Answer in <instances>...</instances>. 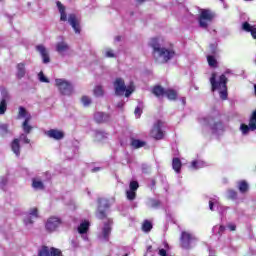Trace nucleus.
I'll use <instances>...</instances> for the list:
<instances>
[{"instance_id":"nucleus-39","label":"nucleus","mask_w":256,"mask_h":256,"mask_svg":"<svg viewBox=\"0 0 256 256\" xmlns=\"http://www.w3.org/2000/svg\"><path fill=\"white\" fill-rule=\"evenodd\" d=\"M103 93H104L103 86H96L94 88V95H95V97H103Z\"/></svg>"},{"instance_id":"nucleus-47","label":"nucleus","mask_w":256,"mask_h":256,"mask_svg":"<svg viewBox=\"0 0 256 256\" xmlns=\"http://www.w3.org/2000/svg\"><path fill=\"white\" fill-rule=\"evenodd\" d=\"M227 198L228 199H237V192L235 190H228Z\"/></svg>"},{"instance_id":"nucleus-19","label":"nucleus","mask_w":256,"mask_h":256,"mask_svg":"<svg viewBox=\"0 0 256 256\" xmlns=\"http://www.w3.org/2000/svg\"><path fill=\"white\" fill-rule=\"evenodd\" d=\"M36 51L41 55L42 62L47 65V63H51V58L49 57V50L44 45L36 46Z\"/></svg>"},{"instance_id":"nucleus-23","label":"nucleus","mask_w":256,"mask_h":256,"mask_svg":"<svg viewBox=\"0 0 256 256\" xmlns=\"http://www.w3.org/2000/svg\"><path fill=\"white\" fill-rule=\"evenodd\" d=\"M32 187L35 191H43L45 189V184L43 183V179L41 177H35L32 179Z\"/></svg>"},{"instance_id":"nucleus-53","label":"nucleus","mask_w":256,"mask_h":256,"mask_svg":"<svg viewBox=\"0 0 256 256\" xmlns=\"http://www.w3.org/2000/svg\"><path fill=\"white\" fill-rule=\"evenodd\" d=\"M181 103H182V105H186L187 104V100L185 99V97L181 98Z\"/></svg>"},{"instance_id":"nucleus-49","label":"nucleus","mask_w":256,"mask_h":256,"mask_svg":"<svg viewBox=\"0 0 256 256\" xmlns=\"http://www.w3.org/2000/svg\"><path fill=\"white\" fill-rule=\"evenodd\" d=\"M159 200H151L150 205L151 207H159Z\"/></svg>"},{"instance_id":"nucleus-16","label":"nucleus","mask_w":256,"mask_h":256,"mask_svg":"<svg viewBox=\"0 0 256 256\" xmlns=\"http://www.w3.org/2000/svg\"><path fill=\"white\" fill-rule=\"evenodd\" d=\"M214 207L217 208V211L219 213H221V215H223V213H225V211H227V207H224L223 205H221V203H219L218 197H214L209 200L210 211H215Z\"/></svg>"},{"instance_id":"nucleus-6","label":"nucleus","mask_w":256,"mask_h":256,"mask_svg":"<svg viewBox=\"0 0 256 256\" xmlns=\"http://www.w3.org/2000/svg\"><path fill=\"white\" fill-rule=\"evenodd\" d=\"M198 241L199 240L197 239V236L189 231H183L181 233L180 245L182 249H186L187 251H189V249L197 247Z\"/></svg>"},{"instance_id":"nucleus-10","label":"nucleus","mask_w":256,"mask_h":256,"mask_svg":"<svg viewBox=\"0 0 256 256\" xmlns=\"http://www.w3.org/2000/svg\"><path fill=\"white\" fill-rule=\"evenodd\" d=\"M112 227L113 220L111 218H108L106 221H104L103 227H101L100 231L98 232L99 241H102L103 243H107V241H109Z\"/></svg>"},{"instance_id":"nucleus-12","label":"nucleus","mask_w":256,"mask_h":256,"mask_svg":"<svg viewBox=\"0 0 256 256\" xmlns=\"http://www.w3.org/2000/svg\"><path fill=\"white\" fill-rule=\"evenodd\" d=\"M108 209H109V200L105 198L98 199V209L96 211V217L98 219H105V217H107Z\"/></svg>"},{"instance_id":"nucleus-31","label":"nucleus","mask_w":256,"mask_h":256,"mask_svg":"<svg viewBox=\"0 0 256 256\" xmlns=\"http://www.w3.org/2000/svg\"><path fill=\"white\" fill-rule=\"evenodd\" d=\"M164 95H166L167 99L170 101H175L177 99V91L173 89H167Z\"/></svg>"},{"instance_id":"nucleus-30","label":"nucleus","mask_w":256,"mask_h":256,"mask_svg":"<svg viewBox=\"0 0 256 256\" xmlns=\"http://www.w3.org/2000/svg\"><path fill=\"white\" fill-rule=\"evenodd\" d=\"M152 93L156 96V97H163V95H165L166 90L165 88L161 87V86H155L152 90Z\"/></svg>"},{"instance_id":"nucleus-15","label":"nucleus","mask_w":256,"mask_h":256,"mask_svg":"<svg viewBox=\"0 0 256 256\" xmlns=\"http://www.w3.org/2000/svg\"><path fill=\"white\" fill-rule=\"evenodd\" d=\"M45 227L50 233H53V231H57V229L61 227V218L51 216L50 218H48Z\"/></svg>"},{"instance_id":"nucleus-38","label":"nucleus","mask_w":256,"mask_h":256,"mask_svg":"<svg viewBox=\"0 0 256 256\" xmlns=\"http://www.w3.org/2000/svg\"><path fill=\"white\" fill-rule=\"evenodd\" d=\"M126 197H127L128 201H133L137 197V193L133 190H127Z\"/></svg>"},{"instance_id":"nucleus-21","label":"nucleus","mask_w":256,"mask_h":256,"mask_svg":"<svg viewBox=\"0 0 256 256\" xmlns=\"http://www.w3.org/2000/svg\"><path fill=\"white\" fill-rule=\"evenodd\" d=\"M45 135L50 139H54L55 141H61L63 137H65V133L59 129H50L45 132Z\"/></svg>"},{"instance_id":"nucleus-37","label":"nucleus","mask_w":256,"mask_h":256,"mask_svg":"<svg viewBox=\"0 0 256 256\" xmlns=\"http://www.w3.org/2000/svg\"><path fill=\"white\" fill-rule=\"evenodd\" d=\"M81 103H82L83 107H89V105H91V103H92L91 97L82 96Z\"/></svg>"},{"instance_id":"nucleus-41","label":"nucleus","mask_w":256,"mask_h":256,"mask_svg":"<svg viewBox=\"0 0 256 256\" xmlns=\"http://www.w3.org/2000/svg\"><path fill=\"white\" fill-rule=\"evenodd\" d=\"M8 181H9L8 176H1L0 177V189H5V187L7 186Z\"/></svg>"},{"instance_id":"nucleus-5","label":"nucleus","mask_w":256,"mask_h":256,"mask_svg":"<svg viewBox=\"0 0 256 256\" xmlns=\"http://www.w3.org/2000/svg\"><path fill=\"white\" fill-rule=\"evenodd\" d=\"M200 123L202 125H210L212 135H215L216 137H219L225 133V125H223L221 122H216L212 117L200 118Z\"/></svg>"},{"instance_id":"nucleus-2","label":"nucleus","mask_w":256,"mask_h":256,"mask_svg":"<svg viewBox=\"0 0 256 256\" xmlns=\"http://www.w3.org/2000/svg\"><path fill=\"white\" fill-rule=\"evenodd\" d=\"M209 81L212 93L218 91L220 99H222V101H227V98L229 97V94L227 93V76L221 74L217 77V72H213Z\"/></svg>"},{"instance_id":"nucleus-59","label":"nucleus","mask_w":256,"mask_h":256,"mask_svg":"<svg viewBox=\"0 0 256 256\" xmlns=\"http://www.w3.org/2000/svg\"><path fill=\"white\" fill-rule=\"evenodd\" d=\"M226 73H229V71H226Z\"/></svg>"},{"instance_id":"nucleus-52","label":"nucleus","mask_w":256,"mask_h":256,"mask_svg":"<svg viewBox=\"0 0 256 256\" xmlns=\"http://www.w3.org/2000/svg\"><path fill=\"white\" fill-rule=\"evenodd\" d=\"M97 171H101V167H95L92 169V173H97Z\"/></svg>"},{"instance_id":"nucleus-35","label":"nucleus","mask_w":256,"mask_h":256,"mask_svg":"<svg viewBox=\"0 0 256 256\" xmlns=\"http://www.w3.org/2000/svg\"><path fill=\"white\" fill-rule=\"evenodd\" d=\"M151 229H153V224H151V222H149L148 220L144 221L142 225V230L144 231V233H149Z\"/></svg>"},{"instance_id":"nucleus-29","label":"nucleus","mask_w":256,"mask_h":256,"mask_svg":"<svg viewBox=\"0 0 256 256\" xmlns=\"http://www.w3.org/2000/svg\"><path fill=\"white\" fill-rule=\"evenodd\" d=\"M181 160L179 158H173L172 160V168L175 171V173H181Z\"/></svg>"},{"instance_id":"nucleus-25","label":"nucleus","mask_w":256,"mask_h":256,"mask_svg":"<svg viewBox=\"0 0 256 256\" xmlns=\"http://www.w3.org/2000/svg\"><path fill=\"white\" fill-rule=\"evenodd\" d=\"M243 31H246V33H251L253 39H256V27L249 24V22H244L242 24Z\"/></svg>"},{"instance_id":"nucleus-50","label":"nucleus","mask_w":256,"mask_h":256,"mask_svg":"<svg viewBox=\"0 0 256 256\" xmlns=\"http://www.w3.org/2000/svg\"><path fill=\"white\" fill-rule=\"evenodd\" d=\"M227 227L230 231H235V229H237V226L234 223H229Z\"/></svg>"},{"instance_id":"nucleus-57","label":"nucleus","mask_w":256,"mask_h":256,"mask_svg":"<svg viewBox=\"0 0 256 256\" xmlns=\"http://www.w3.org/2000/svg\"><path fill=\"white\" fill-rule=\"evenodd\" d=\"M245 1H253V0H245Z\"/></svg>"},{"instance_id":"nucleus-27","label":"nucleus","mask_w":256,"mask_h":256,"mask_svg":"<svg viewBox=\"0 0 256 256\" xmlns=\"http://www.w3.org/2000/svg\"><path fill=\"white\" fill-rule=\"evenodd\" d=\"M94 119H95L96 123H105V121H107L109 119V116H107V114H105L103 112H96L94 114Z\"/></svg>"},{"instance_id":"nucleus-18","label":"nucleus","mask_w":256,"mask_h":256,"mask_svg":"<svg viewBox=\"0 0 256 256\" xmlns=\"http://www.w3.org/2000/svg\"><path fill=\"white\" fill-rule=\"evenodd\" d=\"M90 223L89 221H83L77 228L79 235H81L83 241H89V236H87V231H89Z\"/></svg>"},{"instance_id":"nucleus-51","label":"nucleus","mask_w":256,"mask_h":256,"mask_svg":"<svg viewBox=\"0 0 256 256\" xmlns=\"http://www.w3.org/2000/svg\"><path fill=\"white\" fill-rule=\"evenodd\" d=\"M123 105H125L124 102H119V103L117 104L118 109H123Z\"/></svg>"},{"instance_id":"nucleus-26","label":"nucleus","mask_w":256,"mask_h":256,"mask_svg":"<svg viewBox=\"0 0 256 256\" xmlns=\"http://www.w3.org/2000/svg\"><path fill=\"white\" fill-rule=\"evenodd\" d=\"M17 72H16V77L17 79H23L25 77L27 71L25 70V63H19L17 64Z\"/></svg>"},{"instance_id":"nucleus-20","label":"nucleus","mask_w":256,"mask_h":256,"mask_svg":"<svg viewBox=\"0 0 256 256\" xmlns=\"http://www.w3.org/2000/svg\"><path fill=\"white\" fill-rule=\"evenodd\" d=\"M161 127H163V123L161 120H158L151 130V135L154 139H161L163 137V130Z\"/></svg>"},{"instance_id":"nucleus-48","label":"nucleus","mask_w":256,"mask_h":256,"mask_svg":"<svg viewBox=\"0 0 256 256\" xmlns=\"http://www.w3.org/2000/svg\"><path fill=\"white\" fill-rule=\"evenodd\" d=\"M141 113H143V111L141 110V107H136L135 111H134V115L136 117V119H139V117H141Z\"/></svg>"},{"instance_id":"nucleus-22","label":"nucleus","mask_w":256,"mask_h":256,"mask_svg":"<svg viewBox=\"0 0 256 256\" xmlns=\"http://www.w3.org/2000/svg\"><path fill=\"white\" fill-rule=\"evenodd\" d=\"M69 44L65 41H61L56 43V51L58 54H60L61 57H66V55H69Z\"/></svg>"},{"instance_id":"nucleus-24","label":"nucleus","mask_w":256,"mask_h":256,"mask_svg":"<svg viewBox=\"0 0 256 256\" xmlns=\"http://www.w3.org/2000/svg\"><path fill=\"white\" fill-rule=\"evenodd\" d=\"M93 137H94L95 141L101 142V141H105V139H107L108 134L103 130H94Z\"/></svg>"},{"instance_id":"nucleus-9","label":"nucleus","mask_w":256,"mask_h":256,"mask_svg":"<svg viewBox=\"0 0 256 256\" xmlns=\"http://www.w3.org/2000/svg\"><path fill=\"white\" fill-rule=\"evenodd\" d=\"M19 119H24L22 123V130L26 135H29L31 131H33V126L30 124L31 123V115L27 110L21 106L19 107V114H18Z\"/></svg>"},{"instance_id":"nucleus-3","label":"nucleus","mask_w":256,"mask_h":256,"mask_svg":"<svg viewBox=\"0 0 256 256\" xmlns=\"http://www.w3.org/2000/svg\"><path fill=\"white\" fill-rule=\"evenodd\" d=\"M56 5L60 13V21H68L74 33H76V35H79L81 33V22L79 21V18H77V15L69 14L67 17V12H65V6L60 1L56 2Z\"/></svg>"},{"instance_id":"nucleus-40","label":"nucleus","mask_w":256,"mask_h":256,"mask_svg":"<svg viewBox=\"0 0 256 256\" xmlns=\"http://www.w3.org/2000/svg\"><path fill=\"white\" fill-rule=\"evenodd\" d=\"M7 133H9V125L0 124V135L5 136Z\"/></svg>"},{"instance_id":"nucleus-1","label":"nucleus","mask_w":256,"mask_h":256,"mask_svg":"<svg viewBox=\"0 0 256 256\" xmlns=\"http://www.w3.org/2000/svg\"><path fill=\"white\" fill-rule=\"evenodd\" d=\"M150 47L153 49L152 54L156 63L164 64L175 57V48L173 45L165 46L162 37L152 38Z\"/></svg>"},{"instance_id":"nucleus-58","label":"nucleus","mask_w":256,"mask_h":256,"mask_svg":"<svg viewBox=\"0 0 256 256\" xmlns=\"http://www.w3.org/2000/svg\"><path fill=\"white\" fill-rule=\"evenodd\" d=\"M69 159H73V157H69Z\"/></svg>"},{"instance_id":"nucleus-34","label":"nucleus","mask_w":256,"mask_h":256,"mask_svg":"<svg viewBox=\"0 0 256 256\" xmlns=\"http://www.w3.org/2000/svg\"><path fill=\"white\" fill-rule=\"evenodd\" d=\"M104 57H107L109 59H112L113 57H115V52H113V49L111 48H106L102 51Z\"/></svg>"},{"instance_id":"nucleus-28","label":"nucleus","mask_w":256,"mask_h":256,"mask_svg":"<svg viewBox=\"0 0 256 256\" xmlns=\"http://www.w3.org/2000/svg\"><path fill=\"white\" fill-rule=\"evenodd\" d=\"M207 162L203 160H194L191 163V169L197 170V169H203V167H207Z\"/></svg>"},{"instance_id":"nucleus-32","label":"nucleus","mask_w":256,"mask_h":256,"mask_svg":"<svg viewBox=\"0 0 256 256\" xmlns=\"http://www.w3.org/2000/svg\"><path fill=\"white\" fill-rule=\"evenodd\" d=\"M238 189L240 193H247L249 191V184L246 181H241L238 184Z\"/></svg>"},{"instance_id":"nucleus-36","label":"nucleus","mask_w":256,"mask_h":256,"mask_svg":"<svg viewBox=\"0 0 256 256\" xmlns=\"http://www.w3.org/2000/svg\"><path fill=\"white\" fill-rule=\"evenodd\" d=\"M207 61H208V65L209 67H213L216 68L217 67V59H215L214 56H207Z\"/></svg>"},{"instance_id":"nucleus-11","label":"nucleus","mask_w":256,"mask_h":256,"mask_svg":"<svg viewBox=\"0 0 256 256\" xmlns=\"http://www.w3.org/2000/svg\"><path fill=\"white\" fill-rule=\"evenodd\" d=\"M19 141L26 144L31 143V140L27 137L25 132L20 135L19 139H14L11 143V151L16 157H21V145L19 144Z\"/></svg>"},{"instance_id":"nucleus-54","label":"nucleus","mask_w":256,"mask_h":256,"mask_svg":"<svg viewBox=\"0 0 256 256\" xmlns=\"http://www.w3.org/2000/svg\"><path fill=\"white\" fill-rule=\"evenodd\" d=\"M152 249H153V246H148V247H147V252H148V253H151V250H152Z\"/></svg>"},{"instance_id":"nucleus-4","label":"nucleus","mask_w":256,"mask_h":256,"mask_svg":"<svg viewBox=\"0 0 256 256\" xmlns=\"http://www.w3.org/2000/svg\"><path fill=\"white\" fill-rule=\"evenodd\" d=\"M113 85L115 95H117L118 97H123V95H125V97H130L133 91H135V86L133 84L126 86L125 80H123L122 78H116Z\"/></svg>"},{"instance_id":"nucleus-13","label":"nucleus","mask_w":256,"mask_h":256,"mask_svg":"<svg viewBox=\"0 0 256 256\" xmlns=\"http://www.w3.org/2000/svg\"><path fill=\"white\" fill-rule=\"evenodd\" d=\"M240 131L242 135H249V131H256V110L252 113L249 125L241 124Z\"/></svg>"},{"instance_id":"nucleus-14","label":"nucleus","mask_w":256,"mask_h":256,"mask_svg":"<svg viewBox=\"0 0 256 256\" xmlns=\"http://www.w3.org/2000/svg\"><path fill=\"white\" fill-rule=\"evenodd\" d=\"M36 219H39V211L37 210V208H32L29 213L24 216V225L28 228H31L33 227Z\"/></svg>"},{"instance_id":"nucleus-55","label":"nucleus","mask_w":256,"mask_h":256,"mask_svg":"<svg viewBox=\"0 0 256 256\" xmlns=\"http://www.w3.org/2000/svg\"><path fill=\"white\" fill-rule=\"evenodd\" d=\"M6 17H8V19H13V16H11V15H8V14H6Z\"/></svg>"},{"instance_id":"nucleus-33","label":"nucleus","mask_w":256,"mask_h":256,"mask_svg":"<svg viewBox=\"0 0 256 256\" xmlns=\"http://www.w3.org/2000/svg\"><path fill=\"white\" fill-rule=\"evenodd\" d=\"M132 147H134V149H140V147H145V142L141 141V140H137L134 139L131 142Z\"/></svg>"},{"instance_id":"nucleus-42","label":"nucleus","mask_w":256,"mask_h":256,"mask_svg":"<svg viewBox=\"0 0 256 256\" xmlns=\"http://www.w3.org/2000/svg\"><path fill=\"white\" fill-rule=\"evenodd\" d=\"M5 111H7V102H5V100H1V102H0V115H5Z\"/></svg>"},{"instance_id":"nucleus-60","label":"nucleus","mask_w":256,"mask_h":256,"mask_svg":"<svg viewBox=\"0 0 256 256\" xmlns=\"http://www.w3.org/2000/svg\"><path fill=\"white\" fill-rule=\"evenodd\" d=\"M1 1H3V0H0V3H1Z\"/></svg>"},{"instance_id":"nucleus-44","label":"nucleus","mask_w":256,"mask_h":256,"mask_svg":"<svg viewBox=\"0 0 256 256\" xmlns=\"http://www.w3.org/2000/svg\"><path fill=\"white\" fill-rule=\"evenodd\" d=\"M139 189V183L137 181L130 182L129 190L136 192Z\"/></svg>"},{"instance_id":"nucleus-7","label":"nucleus","mask_w":256,"mask_h":256,"mask_svg":"<svg viewBox=\"0 0 256 256\" xmlns=\"http://www.w3.org/2000/svg\"><path fill=\"white\" fill-rule=\"evenodd\" d=\"M213 19H215V13L209 9H201L200 14L198 16V23L201 29H209V25L213 23Z\"/></svg>"},{"instance_id":"nucleus-8","label":"nucleus","mask_w":256,"mask_h":256,"mask_svg":"<svg viewBox=\"0 0 256 256\" xmlns=\"http://www.w3.org/2000/svg\"><path fill=\"white\" fill-rule=\"evenodd\" d=\"M55 85L60 93V95H65L67 97L73 95V84L63 78H57L55 80Z\"/></svg>"},{"instance_id":"nucleus-46","label":"nucleus","mask_w":256,"mask_h":256,"mask_svg":"<svg viewBox=\"0 0 256 256\" xmlns=\"http://www.w3.org/2000/svg\"><path fill=\"white\" fill-rule=\"evenodd\" d=\"M38 79L40 83H49V79L45 77V74H43V72H40L38 74Z\"/></svg>"},{"instance_id":"nucleus-43","label":"nucleus","mask_w":256,"mask_h":256,"mask_svg":"<svg viewBox=\"0 0 256 256\" xmlns=\"http://www.w3.org/2000/svg\"><path fill=\"white\" fill-rule=\"evenodd\" d=\"M1 97L2 101L7 102V99L9 98V92H7V89L1 88Z\"/></svg>"},{"instance_id":"nucleus-17","label":"nucleus","mask_w":256,"mask_h":256,"mask_svg":"<svg viewBox=\"0 0 256 256\" xmlns=\"http://www.w3.org/2000/svg\"><path fill=\"white\" fill-rule=\"evenodd\" d=\"M39 256H63L61 254V250L56 249V248H50L47 246H43L39 252H38Z\"/></svg>"},{"instance_id":"nucleus-56","label":"nucleus","mask_w":256,"mask_h":256,"mask_svg":"<svg viewBox=\"0 0 256 256\" xmlns=\"http://www.w3.org/2000/svg\"><path fill=\"white\" fill-rule=\"evenodd\" d=\"M137 1V3H143V1H145V0H136Z\"/></svg>"},{"instance_id":"nucleus-45","label":"nucleus","mask_w":256,"mask_h":256,"mask_svg":"<svg viewBox=\"0 0 256 256\" xmlns=\"http://www.w3.org/2000/svg\"><path fill=\"white\" fill-rule=\"evenodd\" d=\"M212 231L213 233H218V235H221V233L225 231V226H214Z\"/></svg>"}]
</instances>
